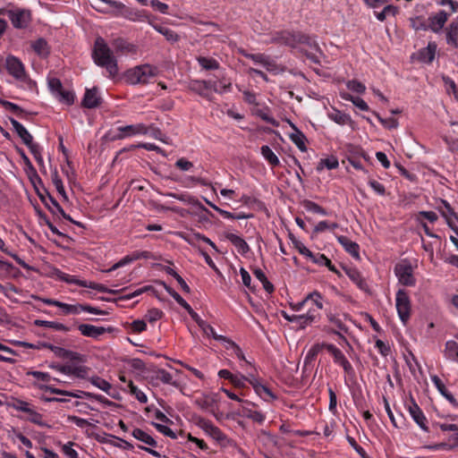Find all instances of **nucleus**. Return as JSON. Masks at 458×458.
Returning <instances> with one entry per match:
<instances>
[{
	"label": "nucleus",
	"mask_w": 458,
	"mask_h": 458,
	"mask_svg": "<svg viewBox=\"0 0 458 458\" xmlns=\"http://www.w3.org/2000/svg\"><path fill=\"white\" fill-rule=\"evenodd\" d=\"M166 292L175 300V301L182 306L184 310L188 311L190 316L193 314L195 311L191 309L190 304L174 290L170 287H165Z\"/></svg>",
	"instance_id": "41"
},
{
	"label": "nucleus",
	"mask_w": 458,
	"mask_h": 458,
	"mask_svg": "<svg viewBox=\"0 0 458 458\" xmlns=\"http://www.w3.org/2000/svg\"><path fill=\"white\" fill-rule=\"evenodd\" d=\"M55 275L60 281L65 282L71 284H76L81 287H87L93 290H97L99 293H116L118 291L111 290L106 287L104 284L89 282L86 280H81L74 276L62 272L59 269L55 270Z\"/></svg>",
	"instance_id": "8"
},
{
	"label": "nucleus",
	"mask_w": 458,
	"mask_h": 458,
	"mask_svg": "<svg viewBox=\"0 0 458 458\" xmlns=\"http://www.w3.org/2000/svg\"><path fill=\"white\" fill-rule=\"evenodd\" d=\"M260 153L262 157L268 162L269 165H271L272 166L279 165V158L268 146H262L260 148Z\"/></svg>",
	"instance_id": "37"
},
{
	"label": "nucleus",
	"mask_w": 458,
	"mask_h": 458,
	"mask_svg": "<svg viewBox=\"0 0 458 458\" xmlns=\"http://www.w3.org/2000/svg\"><path fill=\"white\" fill-rule=\"evenodd\" d=\"M309 302L316 305L317 310H322L324 308V298L322 294L317 291L309 293L301 301L290 303V307L294 311H301Z\"/></svg>",
	"instance_id": "12"
},
{
	"label": "nucleus",
	"mask_w": 458,
	"mask_h": 458,
	"mask_svg": "<svg viewBox=\"0 0 458 458\" xmlns=\"http://www.w3.org/2000/svg\"><path fill=\"white\" fill-rule=\"evenodd\" d=\"M11 123L16 131V133L19 135V137L21 139L24 144L30 143V139H32L31 134L26 130V128L21 124L19 122L14 120L13 118H10Z\"/></svg>",
	"instance_id": "34"
},
{
	"label": "nucleus",
	"mask_w": 458,
	"mask_h": 458,
	"mask_svg": "<svg viewBox=\"0 0 458 458\" xmlns=\"http://www.w3.org/2000/svg\"><path fill=\"white\" fill-rule=\"evenodd\" d=\"M225 237L237 249L239 253L244 255L249 252L250 247L248 243L240 235L232 232H225Z\"/></svg>",
	"instance_id": "20"
},
{
	"label": "nucleus",
	"mask_w": 458,
	"mask_h": 458,
	"mask_svg": "<svg viewBox=\"0 0 458 458\" xmlns=\"http://www.w3.org/2000/svg\"><path fill=\"white\" fill-rule=\"evenodd\" d=\"M58 308L63 310L64 314H79L81 312V304H68L60 301Z\"/></svg>",
	"instance_id": "54"
},
{
	"label": "nucleus",
	"mask_w": 458,
	"mask_h": 458,
	"mask_svg": "<svg viewBox=\"0 0 458 458\" xmlns=\"http://www.w3.org/2000/svg\"><path fill=\"white\" fill-rule=\"evenodd\" d=\"M449 16L450 13L444 10H440L437 13L431 14L428 17L429 29L436 33L439 32L444 28Z\"/></svg>",
	"instance_id": "16"
},
{
	"label": "nucleus",
	"mask_w": 458,
	"mask_h": 458,
	"mask_svg": "<svg viewBox=\"0 0 458 458\" xmlns=\"http://www.w3.org/2000/svg\"><path fill=\"white\" fill-rule=\"evenodd\" d=\"M78 329L82 335L92 338H98L106 332L105 327H96L89 324H81L79 326Z\"/></svg>",
	"instance_id": "27"
},
{
	"label": "nucleus",
	"mask_w": 458,
	"mask_h": 458,
	"mask_svg": "<svg viewBox=\"0 0 458 458\" xmlns=\"http://www.w3.org/2000/svg\"><path fill=\"white\" fill-rule=\"evenodd\" d=\"M346 86H347V89H350L351 91L356 92L359 94L363 93L366 89L365 85L356 80L348 81L346 83Z\"/></svg>",
	"instance_id": "61"
},
{
	"label": "nucleus",
	"mask_w": 458,
	"mask_h": 458,
	"mask_svg": "<svg viewBox=\"0 0 458 458\" xmlns=\"http://www.w3.org/2000/svg\"><path fill=\"white\" fill-rule=\"evenodd\" d=\"M158 73V69L150 64H141L128 70L125 73L127 82L135 85L148 83Z\"/></svg>",
	"instance_id": "4"
},
{
	"label": "nucleus",
	"mask_w": 458,
	"mask_h": 458,
	"mask_svg": "<svg viewBox=\"0 0 458 458\" xmlns=\"http://www.w3.org/2000/svg\"><path fill=\"white\" fill-rule=\"evenodd\" d=\"M339 165L338 159L335 157H329L323 158L319 161L317 166V171L321 172L324 168L328 170L335 169Z\"/></svg>",
	"instance_id": "40"
},
{
	"label": "nucleus",
	"mask_w": 458,
	"mask_h": 458,
	"mask_svg": "<svg viewBox=\"0 0 458 458\" xmlns=\"http://www.w3.org/2000/svg\"><path fill=\"white\" fill-rule=\"evenodd\" d=\"M0 15L6 16L15 30H27L32 21L31 11L15 4L0 9Z\"/></svg>",
	"instance_id": "3"
},
{
	"label": "nucleus",
	"mask_w": 458,
	"mask_h": 458,
	"mask_svg": "<svg viewBox=\"0 0 458 458\" xmlns=\"http://www.w3.org/2000/svg\"><path fill=\"white\" fill-rule=\"evenodd\" d=\"M374 120L380 123L386 128H396L398 122L394 116H372Z\"/></svg>",
	"instance_id": "55"
},
{
	"label": "nucleus",
	"mask_w": 458,
	"mask_h": 458,
	"mask_svg": "<svg viewBox=\"0 0 458 458\" xmlns=\"http://www.w3.org/2000/svg\"><path fill=\"white\" fill-rule=\"evenodd\" d=\"M212 89L220 94L231 91L232 84L226 81L212 82Z\"/></svg>",
	"instance_id": "60"
},
{
	"label": "nucleus",
	"mask_w": 458,
	"mask_h": 458,
	"mask_svg": "<svg viewBox=\"0 0 458 458\" xmlns=\"http://www.w3.org/2000/svg\"><path fill=\"white\" fill-rule=\"evenodd\" d=\"M406 409L414 422L424 431H428V420L416 403L411 401L406 404Z\"/></svg>",
	"instance_id": "13"
},
{
	"label": "nucleus",
	"mask_w": 458,
	"mask_h": 458,
	"mask_svg": "<svg viewBox=\"0 0 458 458\" xmlns=\"http://www.w3.org/2000/svg\"><path fill=\"white\" fill-rule=\"evenodd\" d=\"M47 86L51 94L62 104L71 106L74 103L73 90L64 88L61 81L55 77H47Z\"/></svg>",
	"instance_id": "6"
},
{
	"label": "nucleus",
	"mask_w": 458,
	"mask_h": 458,
	"mask_svg": "<svg viewBox=\"0 0 458 458\" xmlns=\"http://www.w3.org/2000/svg\"><path fill=\"white\" fill-rule=\"evenodd\" d=\"M291 125L294 131L290 134L291 140L297 146V148L301 151L305 152L307 150V148L305 145L306 138L304 134L301 132L293 124Z\"/></svg>",
	"instance_id": "33"
},
{
	"label": "nucleus",
	"mask_w": 458,
	"mask_h": 458,
	"mask_svg": "<svg viewBox=\"0 0 458 458\" xmlns=\"http://www.w3.org/2000/svg\"><path fill=\"white\" fill-rule=\"evenodd\" d=\"M90 383L99 388L100 390L104 391L105 393H109V391L112 388V386L109 382H107L106 379L99 377H92L89 379Z\"/></svg>",
	"instance_id": "51"
},
{
	"label": "nucleus",
	"mask_w": 458,
	"mask_h": 458,
	"mask_svg": "<svg viewBox=\"0 0 458 458\" xmlns=\"http://www.w3.org/2000/svg\"><path fill=\"white\" fill-rule=\"evenodd\" d=\"M199 64L205 70H217L219 68V63L211 57H198Z\"/></svg>",
	"instance_id": "47"
},
{
	"label": "nucleus",
	"mask_w": 458,
	"mask_h": 458,
	"mask_svg": "<svg viewBox=\"0 0 458 458\" xmlns=\"http://www.w3.org/2000/svg\"><path fill=\"white\" fill-rule=\"evenodd\" d=\"M191 318L197 323L203 334L208 337H212L215 340L224 339L223 335H217L212 326L203 320L196 312L191 315Z\"/></svg>",
	"instance_id": "19"
},
{
	"label": "nucleus",
	"mask_w": 458,
	"mask_h": 458,
	"mask_svg": "<svg viewBox=\"0 0 458 458\" xmlns=\"http://www.w3.org/2000/svg\"><path fill=\"white\" fill-rule=\"evenodd\" d=\"M237 415L250 419L251 420L259 424H262L266 420V416L264 413H262L259 411L251 410L247 405H242L241 411L237 413Z\"/></svg>",
	"instance_id": "25"
},
{
	"label": "nucleus",
	"mask_w": 458,
	"mask_h": 458,
	"mask_svg": "<svg viewBox=\"0 0 458 458\" xmlns=\"http://www.w3.org/2000/svg\"><path fill=\"white\" fill-rule=\"evenodd\" d=\"M51 178H52V182L54 184V186L55 187V190L57 191V192L64 199H67V195H66V191L64 190V186L63 184V182H62V179L60 178V176L58 175L57 172L55 171L52 174H51Z\"/></svg>",
	"instance_id": "52"
},
{
	"label": "nucleus",
	"mask_w": 458,
	"mask_h": 458,
	"mask_svg": "<svg viewBox=\"0 0 458 458\" xmlns=\"http://www.w3.org/2000/svg\"><path fill=\"white\" fill-rule=\"evenodd\" d=\"M446 43L454 47H458V22L452 21L446 28Z\"/></svg>",
	"instance_id": "30"
},
{
	"label": "nucleus",
	"mask_w": 458,
	"mask_h": 458,
	"mask_svg": "<svg viewBox=\"0 0 458 458\" xmlns=\"http://www.w3.org/2000/svg\"><path fill=\"white\" fill-rule=\"evenodd\" d=\"M303 207L309 212L319 214L321 216L327 215V212L326 211V209H324L323 208H321L319 205H318L317 203H315L313 201H310V200L305 201L303 204Z\"/></svg>",
	"instance_id": "56"
},
{
	"label": "nucleus",
	"mask_w": 458,
	"mask_h": 458,
	"mask_svg": "<svg viewBox=\"0 0 458 458\" xmlns=\"http://www.w3.org/2000/svg\"><path fill=\"white\" fill-rule=\"evenodd\" d=\"M249 384L253 387L255 393L266 402L276 399V394L256 377L249 378Z\"/></svg>",
	"instance_id": "14"
},
{
	"label": "nucleus",
	"mask_w": 458,
	"mask_h": 458,
	"mask_svg": "<svg viewBox=\"0 0 458 458\" xmlns=\"http://www.w3.org/2000/svg\"><path fill=\"white\" fill-rule=\"evenodd\" d=\"M6 69L8 72L21 82L26 89L30 90L36 89V82L26 74L24 65L19 58L13 55L8 56L6 58Z\"/></svg>",
	"instance_id": "5"
},
{
	"label": "nucleus",
	"mask_w": 458,
	"mask_h": 458,
	"mask_svg": "<svg viewBox=\"0 0 458 458\" xmlns=\"http://www.w3.org/2000/svg\"><path fill=\"white\" fill-rule=\"evenodd\" d=\"M32 49L40 57H47L49 54L47 42L44 38H38L31 45Z\"/></svg>",
	"instance_id": "36"
},
{
	"label": "nucleus",
	"mask_w": 458,
	"mask_h": 458,
	"mask_svg": "<svg viewBox=\"0 0 458 458\" xmlns=\"http://www.w3.org/2000/svg\"><path fill=\"white\" fill-rule=\"evenodd\" d=\"M140 257H141V255L140 253H136L132 256H129V255L125 256L121 260H119L118 262L114 264L109 269L106 270V272H111V271L116 270L117 268L122 267L125 265H128L131 262L140 259Z\"/></svg>",
	"instance_id": "50"
},
{
	"label": "nucleus",
	"mask_w": 458,
	"mask_h": 458,
	"mask_svg": "<svg viewBox=\"0 0 458 458\" xmlns=\"http://www.w3.org/2000/svg\"><path fill=\"white\" fill-rule=\"evenodd\" d=\"M445 355L447 359L458 362V344L450 340L445 344Z\"/></svg>",
	"instance_id": "39"
},
{
	"label": "nucleus",
	"mask_w": 458,
	"mask_h": 458,
	"mask_svg": "<svg viewBox=\"0 0 458 458\" xmlns=\"http://www.w3.org/2000/svg\"><path fill=\"white\" fill-rule=\"evenodd\" d=\"M118 134L115 136L116 139L122 140L128 137H133L137 135H145L149 131L148 126L143 123L130 124L125 126L117 127Z\"/></svg>",
	"instance_id": "11"
},
{
	"label": "nucleus",
	"mask_w": 458,
	"mask_h": 458,
	"mask_svg": "<svg viewBox=\"0 0 458 458\" xmlns=\"http://www.w3.org/2000/svg\"><path fill=\"white\" fill-rule=\"evenodd\" d=\"M320 310H315L313 308H310L307 313L303 315H297V317H303V319L299 321H295L296 324L300 325L301 327H305L306 326L315 322L320 317L319 314Z\"/></svg>",
	"instance_id": "28"
},
{
	"label": "nucleus",
	"mask_w": 458,
	"mask_h": 458,
	"mask_svg": "<svg viewBox=\"0 0 458 458\" xmlns=\"http://www.w3.org/2000/svg\"><path fill=\"white\" fill-rule=\"evenodd\" d=\"M346 275L350 278V280L357 285V287L365 292L369 293V288L367 281L362 276L360 272L356 268H349L346 270Z\"/></svg>",
	"instance_id": "22"
},
{
	"label": "nucleus",
	"mask_w": 458,
	"mask_h": 458,
	"mask_svg": "<svg viewBox=\"0 0 458 458\" xmlns=\"http://www.w3.org/2000/svg\"><path fill=\"white\" fill-rule=\"evenodd\" d=\"M129 327L133 333H141L146 330L147 324L144 319H137L133 320Z\"/></svg>",
	"instance_id": "64"
},
{
	"label": "nucleus",
	"mask_w": 458,
	"mask_h": 458,
	"mask_svg": "<svg viewBox=\"0 0 458 458\" xmlns=\"http://www.w3.org/2000/svg\"><path fill=\"white\" fill-rule=\"evenodd\" d=\"M338 242L344 248V250L356 259H360V247L359 245L348 239L346 236H337Z\"/></svg>",
	"instance_id": "24"
},
{
	"label": "nucleus",
	"mask_w": 458,
	"mask_h": 458,
	"mask_svg": "<svg viewBox=\"0 0 458 458\" xmlns=\"http://www.w3.org/2000/svg\"><path fill=\"white\" fill-rule=\"evenodd\" d=\"M112 47L117 54H135L137 51L135 45L121 38L113 40Z\"/></svg>",
	"instance_id": "21"
},
{
	"label": "nucleus",
	"mask_w": 458,
	"mask_h": 458,
	"mask_svg": "<svg viewBox=\"0 0 458 458\" xmlns=\"http://www.w3.org/2000/svg\"><path fill=\"white\" fill-rule=\"evenodd\" d=\"M26 413L28 414L27 420L30 422L41 427L47 426V423L44 422L42 415L38 412L32 406L28 410Z\"/></svg>",
	"instance_id": "48"
},
{
	"label": "nucleus",
	"mask_w": 458,
	"mask_h": 458,
	"mask_svg": "<svg viewBox=\"0 0 458 458\" xmlns=\"http://www.w3.org/2000/svg\"><path fill=\"white\" fill-rule=\"evenodd\" d=\"M101 2L108 4L110 7L121 9L123 8V17L133 22H148L151 24V16L145 10H139L133 8H125V5L115 0H100Z\"/></svg>",
	"instance_id": "7"
},
{
	"label": "nucleus",
	"mask_w": 458,
	"mask_h": 458,
	"mask_svg": "<svg viewBox=\"0 0 458 458\" xmlns=\"http://www.w3.org/2000/svg\"><path fill=\"white\" fill-rule=\"evenodd\" d=\"M45 347L51 350L55 353V355H56L59 358H68L71 354V352L65 350L64 348L55 346L50 344H45Z\"/></svg>",
	"instance_id": "63"
},
{
	"label": "nucleus",
	"mask_w": 458,
	"mask_h": 458,
	"mask_svg": "<svg viewBox=\"0 0 458 458\" xmlns=\"http://www.w3.org/2000/svg\"><path fill=\"white\" fill-rule=\"evenodd\" d=\"M101 101L99 92L97 88L86 89L81 105L86 108L97 107Z\"/></svg>",
	"instance_id": "18"
},
{
	"label": "nucleus",
	"mask_w": 458,
	"mask_h": 458,
	"mask_svg": "<svg viewBox=\"0 0 458 458\" xmlns=\"http://www.w3.org/2000/svg\"><path fill=\"white\" fill-rule=\"evenodd\" d=\"M51 367L64 375H76L78 377L81 376V372L82 369L80 367H74L72 365H56Z\"/></svg>",
	"instance_id": "45"
},
{
	"label": "nucleus",
	"mask_w": 458,
	"mask_h": 458,
	"mask_svg": "<svg viewBox=\"0 0 458 458\" xmlns=\"http://www.w3.org/2000/svg\"><path fill=\"white\" fill-rule=\"evenodd\" d=\"M50 202L52 207H49V209L52 211V213L60 214L64 219L73 222L71 216L64 212V210L55 199L51 198Z\"/></svg>",
	"instance_id": "58"
},
{
	"label": "nucleus",
	"mask_w": 458,
	"mask_h": 458,
	"mask_svg": "<svg viewBox=\"0 0 458 458\" xmlns=\"http://www.w3.org/2000/svg\"><path fill=\"white\" fill-rule=\"evenodd\" d=\"M156 379L161 381L164 384L177 386V383L173 379V376L165 369H158L156 372Z\"/></svg>",
	"instance_id": "53"
},
{
	"label": "nucleus",
	"mask_w": 458,
	"mask_h": 458,
	"mask_svg": "<svg viewBox=\"0 0 458 458\" xmlns=\"http://www.w3.org/2000/svg\"><path fill=\"white\" fill-rule=\"evenodd\" d=\"M129 392L131 395H133L140 403H146L148 402V397L146 394L139 389L131 380L128 382Z\"/></svg>",
	"instance_id": "46"
},
{
	"label": "nucleus",
	"mask_w": 458,
	"mask_h": 458,
	"mask_svg": "<svg viewBox=\"0 0 458 458\" xmlns=\"http://www.w3.org/2000/svg\"><path fill=\"white\" fill-rule=\"evenodd\" d=\"M241 53L246 57L253 61L256 64H260L263 66L267 72L273 74H278L284 71V69L276 64V62L272 59L269 55L265 54H250L245 51H241Z\"/></svg>",
	"instance_id": "10"
},
{
	"label": "nucleus",
	"mask_w": 458,
	"mask_h": 458,
	"mask_svg": "<svg viewBox=\"0 0 458 458\" xmlns=\"http://www.w3.org/2000/svg\"><path fill=\"white\" fill-rule=\"evenodd\" d=\"M342 98L346 99V100H349L352 102V104L357 107L360 111H368L369 110V106L367 105V103L362 99L360 98V97H357V96H352L351 95L350 93H347V92H343L342 94Z\"/></svg>",
	"instance_id": "35"
},
{
	"label": "nucleus",
	"mask_w": 458,
	"mask_h": 458,
	"mask_svg": "<svg viewBox=\"0 0 458 458\" xmlns=\"http://www.w3.org/2000/svg\"><path fill=\"white\" fill-rule=\"evenodd\" d=\"M195 424L198 428L203 430V432L216 443L225 445L228 443V438L226 435L215 424H213L210 420L198 417L196 419Z\"/></svg>",
	"instance_id": "9"
},
{
	"label": "nucleus",
	"mask_w": 458,
	"mask_h": 458,
	"mask_svg": "<svg viewBox=\"0 0 458 458\" xmlns=\"http://www.w3.org/2000/svg\"><path fill=\"white\" fill-rule=\"evenodd\" d=\"M430 379L435 386V387L438 390V392L443 395L451 404L454 406H458V403L454 395L446 389L443 381L437 376H430Z\"/></svg>",
	"instance_id": "23"
},
{
	"label": "nucleus",
	"mask_w": 458,
	"mask_h": 458,
	"mask_svg": "<svg viewBox=\"0 0 458 458\" xmlns=\"http://www.w3.org/2000/svg\"><path fill=\"white\" fill-rule=\"evenodd\" d=\"M403 359L411 375L414 377V378L418 379L419 375L421 374V369L414 355L409 352L407 355L403 354Z\"/></svg>",
	"instance_id": "31"
},
{
	"label": "nucleus",
	"mask_w": 458,
	"mask_h": 458,
	"mask_svg": "<svg viewBox=\"0 0 458 458\" xmlns=\"http://www.w3.org/2000/svg\"><path fill=\"white\" fill-rule=\"evenodd\" d=\"M35 324L39 327L53 328L56 331L68 332L70 330L65 325L55 321L36 320Z\"/></svg>",
	"instance_id": "43"
},
{
	"label": "nucleus",
	"mask_w": 458,
	"mask_h": 458,
	"mask_svg": "<svg viewBox=\"0 0 458 458\" xmlns=\"http://www.w3.org/2000/svg\"><path fill=\"white\" fill-rule=\"evenodd\" d=\"M326 345H327V344H316L312 345L308 351L305 360L307 361L313 360L316 358V356L321 352V350L323 348H326Z\"/></svg>",
	"instance_id": "57"
},
{
	"label": "nucleus",
	"mask_w": 458,
	"mask_h": 458,
	"mask_svg": "<svg viewBox=\"0 0 458 458\" xmlns=\"http://www.w3.org/2000/svg\"><path fill=\"white\" fill-rule=\"evenodd\" d=\"M326 349L333 356L335 363L341 366L345 373H353V368L352 364L348 361V360L345 358L344 354L342 352L341 350H339L333 344L326 345Z\"/></svg>",
	"instance_id": "15"
},
{
	"label": "nucleus",
	"mask_w": 458,
	"mask_h": 458,
	"mask_svg": "<svg viewBox=\"0 0 458 458\" xmlns=\"http://www.w3.org/2000/svg\"><path fill=\"white\" fill-rule=\"evenodd\" d=\"M38 387L41 390L48 391L52 394H62V395L71 396V397H80V395L75 393L69 392L66 390H61V389H58V388H55V387H53L50 386H47L45 384H38Z\"/></svg>",
	"instance_id": "49"
},
{
	"label": "nucleus",
	"mask_w": 458,
	"mask_h": 458,
	"mask_svg": "<svg viewBox=\"0 0 458 458\" xmlns=\"http://www.w3.org/2000/svg\"><path fill=\"white\" fill-rule=\"evenodd\" d=\"M255 375L252 372L248 373L247 375H242L240 373L233 374L231 383L238 388H244L246 386V382L249 383V378L254 377Z\"/></svg>",
	"instance_id": "42"
},
{
	"label": "nucleus",
	"mask_w": 458,
	"mask_h": 458,
	"mask_svg": "<svg viewBox=\"0 0 458 458\" xmlns=\"http://www.w3.org/2000/svg\"><path fill=\"white\" fill-rule=\"evenodd\" d=\"M212 81H195L191 88L201 96H208V91L212 89Z\"/></svg>",
	"instance_id": "38"
},
{
	"label": "nucleus",
	"mask_w": 458,
	"mask_h": 458,
	"mask_svg": "<svg viewBox=\"0 0 458 458\" xmlns=\"http://www.w3.org/2000/svg\"><path fill=\"white\" fill-rule=\"evenodd\" d=\"M150 26H152L153 29L155 30H157L158 33L162 34L166 38V40H168L170 42L178 41L179 36L173 30L169 29L167 27H165V26L156 24L153 21H151Z\"/></svg>",
	"instance_id": "32"
},
{
	"label": "nucleus",
	"mask_w": 458,
	"mask_h": 458,
	"mask_svg": "<svg viewBox=\"0 0 458 458\" xmlns=\"http://www.w3.org/2000/svg\"><path fill=\"white\" fill-rule=\"evenodd\" d=\"M437 44L429 42L428 46L419 51V60L425 64H430L435 59Z\"/></svg>",
	"instance_id": "26"
},
{
	"label": "nucleus",
	"mask_w": 458,
	"mask_h": 458,
	"mask_svg": "<svg viewBox=\"0 0 458 458\" xmlns=\"http://www.w3.org/2000/svg\"><path fill=\"white\" fill-rule=\"evenodd\" d=\"M152 425L157 428L158 432H160L164 436L168 437L172 439L177 438L176 434L169 427L156 422H152Z\"/></svg>",
	"instance_id": "59"
},
{
	"label": "nucleus",
	"mask_w": 458,
	"mask_h": 458,
	"mask_svg": "<svg viewBox=\"0 0 458 458\" xmlns=\"http://www.w3.org/2000/svg\"><path fill=\"white\" fill-rule=\"evenodd\" d=\"M310 259L318 265L326 266L329 267L330 270H333L334 268L331 267V261L328 259L324 254L321 253H313V258H310Z\"/></svg>",
	"instance_id": "62"
},
{
	"label": "nucleus",
	"mask_w": 458,
	"mask_h": 458,
	"mask_svg": "<svg viewBox=\"0 0 458 458\" xmlns=\"http://www.w3.org/2000/svg\"><path fill=\"white\" fill-rule=\"evenodd\" d=\"M92 58L98 66L106 70L108 78H114L118 74V63L114 51L101 37L97 38L95 40Z\"/></svg>",
	"instance_id": "2"
},
{
	"label": "nucleus",
	"mask_w": 458,
	"mask_h": 458,
	"mask_svg": "<svg viewBox=\"0 0 458 458\" xmlns=\"http://www.w3.org/2000/svg\"><path fill=\"white\" fill-rule=\"evenodd\" d=\"M131 435L137 440L149 446L156 447L157 445V443L153 437L140 428H134Z\"/></svg>",
	"instance_id": "29"
},
{
	"label": "nucleus",
	"mask_w": 458,
	"mask_h": 458,
	"mask_svg": "<svg viewBox=\"0 0 458 458\" xmlns=\"http://www.w3.org/2000/svg\"><path fill=\"white\" fill-rule=\"evenodd\" d=\"M27 376H31L38 380V383H35L37 386L38 384L48 383L52 380V377L48 373L42 371L30 370L27 372ZM53 380L60 382L56 378H53Z\"/></svg>",
	"instance_id": "44"
},
{
	"label": "nucleus",
	"mask_w": 458,
	"mask_h": 458,
	"mask_svg": "<svg viewBox=\"0 0 458 458\" xmlns=\"http://www.w3.org/2000/svg\"><path fill=\"white\" fill-rule=\"evenodd\" d=\"M416 267V260L403 259V285L412 286L415 284L413 270Z\"/></svg>",
	"instance_id": "17"
},
{
	"label": "nucleus",
	"mask_w": 458,
	"mask_h": 458,
	"mask_svg": "<svg viewBox=\"0 0 458 458\" xmlns=\"http://www.w3.org/2000/svg\"><path fill=\"white\" fill-rule=\"evenodd\" d=\"M271 42L289 46L291 47H295L299 44L305 45L311 50L310 53H307V57L315 64L319 63L321 51L314 37L290 31H280L272 38Z\"/></svg>",
	"instance_id": "1"
}]
</instances>
